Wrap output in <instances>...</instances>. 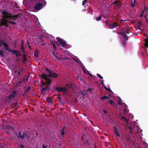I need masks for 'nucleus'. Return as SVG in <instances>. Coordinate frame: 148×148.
Wrapping results in <instances>:
<instances>
[{"label":"nucleus","mask_w":148,"mask_h":148,"mask_svg":"<svg viewBox=\"0 0 148 148\" xmlns=\"http://www.w3.org/2000/svg\"><path fill=\"white\" fill-rule=\"evenodd\" d=\"M2 12L3 14L4 17L8 19H2L1 21H0V30L5 29L6 28V27H10L8 24V23L14 25H17L16 22L13 21H11V18H9L8 17L11 16V15L10 14L8 13L6 10H2Z\"/></svg>","instance_id":"nucleus-1"},{"label":"nucleus","mask_w":148,"mask_h":148,"mask_svg":"<svg viewBox=\"0 0 148 148\" xmlns=\"http://www.w3.org/2000/svg\"><path fill=\"white\" fill-rule=\"evenodd\" d=\"M45 69L49 74H46L44 73H43L44 75V77L49 80L48 82L49 83H51L52 82V80L50 79V77L56 78L59 76V75L58 73L52 71L51 69H49L48 68H45Z\"/></svg>","instance_id":"nucleus-2"},{"label":"nucleus","mask_w":148,"mask_h":148,"mask_svg":"<svg viewBox=\"0 0 148 148\" xmlns=\"http://www.w3.org/2000/svg\"><path fill=\"white\" fill-rule=\"evenodd\" d=\"M15 133L18 139L21 138L22 140H23L25 138H26L27 139L29 138L27 131H23L22 134L21 132V131L19 132L18 134L16 132H15Z\"/></svg>","instance_id":"nucleus-3"},{"label":"nucleus","mask_w":148,"mask_h":148,"mask_svg":"<svg viewBox=\"0 0 148 148\" xmlns=\"http://www.w3.org/2000/svg\"><path fill=\"white\" fill-rule=\"evenodd\" d=\"M42 2H38L35 5L34 8L35 11L40 10L44 5L46 4V2L45 0L41 1Z\"/></svg>","instance_id":"nucleus-4"},{"label":"nucleus","mask_w":148,"mask_h":148,"mask_svg":"<svg viewBox=\"0 0 148 148\" xmlns=\"http://www.w3.org/2000/svg\"><path fill=\"white\" fill-rule=\"evenodd\" d=\"M44 75L43 73L40 75L41 78L45 79L46 80V82H42V84L40 86V87H42L44 85H49L51 83H49L48 82L49 80H47L45 78H44Z\"/></svg>","instance_id":"nucleus-5"},{"label":"nucleus","mask_w":148,"mask_h":148,"mask_svg":"<svg viewBox=\"0 0 148 148\" xmlns=\"http://www.w3.org/2000/svg\"><path fill=\"white\" fill-rule=\"evenodd\" d=\"M16 96V91H14L10 95L7 97V101H10L12 99L15 97Z\"/></svg>","instance_id":"nucleus-6"},{"label":"nucleus","mask_w":148,"mask_h":148,"mask_svg":"<svg viewBox=\"0 0 148 148\" xmlns=\"http://www.w3.org/2000/svg\"><path fill=\"white\" fill-rule=\"evenodd\" d=\"M3 45H4V47H5V49L6 50L9 52H12L13 54H14V53L17 52L16 50H14L12 51L11 49H10L8 47V45L7 43H4V44H3Z\"/></svg>","instance_id":"nucleus-7"},{"label":"nucleus","mask_w":148,"mask_h":148,"mask_svg":"<svg viewBox=\"0 0 148 148\" xmlns=\"http://www.w3.org/2000/svg\"><path fill=\"white\" fill-rule=\"evenodd\" d=\"M6 127L8 130L6 132V133L9 134H11V133L13 131V128L12 127L8 125L6 126Z\"/></svg>","instance_id":"nucleus-8"},{"label":"nucleus","mask_w":148,"mask_h":148,"mask_svg":"<svg viewBox=\"0 0 148 148\" xmlns=\"http://www.w3.org/2000/svg\"><path fill=\"white\" fill-rule=\"evenodd\" d=\"M20 14H18L17 15H11V16H9V18H11V21H12V20H16L18 18V17H21Z\"/></svg>","instance_id":"nucleus-9"},{"label":"nucleus","mask_w":148,"mask_h":148,"mask_svg":"<svg viewBox=\"0 0 148 148\" xmlns=\"http://www.w3.org/2000/svg\"><path fill=\"white\" fill-rule=\"evenodd\" d=\"M58 42L62 45L63 47H64L66 45V42L64 40L60 38L58 40Z\"/></svg>","instance_id":"nucleus-10"},{"label":"nucleus","mask_w":148,"mask_h":148,"mask_svg":"<svg viewBox=\"0 0 148 148\" xmlns=\"http://www.w3.org/2000/svg\"><path fill=\"white\" fill-rule=\"evenodd\" d=\"M112 4H116V6L118 8H121L122 5V3L119 1L117 0H115L113 3Z\"/></svg>","instance_id":"nucleus-11"},{"label":"nucleus","mask_w":148,"mask_h":148,"mask_svg":"<svg viewBox=\"0 0 148 148\" xmlns=\"http://www.w3.org/2000/svg\"><path fill=\"white\" fill-rule=\"evenodd\" d=\"M23 71V69L22 68H21L20 70L18 71H14V73H18V74H16V76L18 78L19 76H20L21 73Z\"/></svg>","instance_id":"nucleus-12"},{"label":"nucleus","mask_w":148,"mask_h":148,"mask_svg":"<svg viewBox=\"0 0 148 148\" xmlns=\"http://www.w3.org/2000/svg\"><path fill=\"white\" fill-rule=\"evenodd\" d=\"M130 30L128 29L127 27H125L123 30V32L121 33H123L124 34H130V32L129 31Z\"/></svg>","instance_id":"nucleus-13"},{"label":"nucleus","mask_w":148,"mask_h":148,"mask_svg":"<svg viewBox=\"0 0 148 148\" xmlns=\"http://www.w3.org/2000/svg\"><path fill=\"white\" fill-rule=\"evenodd\" d=\"M117 26V24L116 22H112L111 25L109 28L111 29H113L114 28L116 27Z\"/></svg>","instance_id":"nucleus-14"},{"label":"nucleus","mask_w":148,"mask_h":148,"mask_svg":"<svg viewBox=\"0 0 148 148\" xmlns=\"http://www.w3.org/2000/svg\"><path fill=\"white\" fill-rule=\"evenodd\" d=\"M65 126H64L62 130H60V132H61V134L62 137H64V135L65 134Z\"/></svg>","instance_id":"nucleus-15"},{"label":"nucleus","mask_w":148,"mask_h":148,"mask_svg":"<svg viewBox=\"0 0 148 148\" xmlns=\"http://www.w3.org/2000/svg\"><path fill=\"white\" fill-rule=\"evenodd\" d=\"M72 85L73 84H66L65 85V86L68 90L69 89H73V88L72 86Z\"/></svg>","instance_id":"nucleus-16"},{"label":"nucleus","mask_w":148,"mask_h":148,"mask_svg":"<svg viewBox=\"0 0 148 148\" xmlns=\"http://www.w3.org/2000/svg\"><path fill=\"white\" fill-rule=\"evenodd\" d=\"M39 51L38 49L35 50V51L34 52V55L35 57H37L38 56V54Z\"/></svg>","instance_id":"nucleus-17"},{"label":"nucleus","mask_w":148,"mask_h":148,"mask_svg":"<svg viewBox=\"0 0 148 148\" xmlns=\"http://www.w3.org/2000/svg\"><path fill=\"white\" fill-rule=\"evenodd\" d=\"M120 34L123 37L126 41H127L128 40V37L126 35L124 34L123 33H120Z\"/></svg>","instance_id":"nucleus-18"},{"label":"nucleus","mask_w":148,"mask_h":148,"mask_svg":"<svg viewBox=\"0 0 148 148\" xmlns=\"http://www.w3.org/2000/svg\"><path fill=\"white\" fill-rule=\"evenodd\" d=\"M55 90L58 92H62V87H56L55 88Z\"/></svg>","instance_id":"nucleus-19"},{"label":"nucleus","mask_w":148,"mask_h":148,"mask_svg":"<svg viewBox=\"0 0 148 148\" xmlns=\"http://www.w3.org/2000/svg\"><path fill=\"white\" fill-rule=\"evenodd\" d=\"M112 22L109 20H106L105 22V23L106 24V25H108L109 26V27H110V26L111 25Z\"/></svg>","instance_id":"nucleus-20"},{"label":"nucleus","mask_w":148,"mask_h":148,"mask_svg":"<svg viewBox=\"0 0 148 148\" xmlns=\"http://www.w3.org/2000/svg\"><path fill=\"white\" fill-rule=\"evenodd\" d=\"M145 42L144 44V46L147 48H148V38L145 39Z\"/></svg>","instance_id":"nucleus-21"},{"label":"nucleus","mask_w":148,"mask_h":148,"mask_svg":"<svg viewBox=\"0 0 148 148\" xmlns=\"http://www.w3.org/2000/svg\"><path fill=\"white\" fill-rule=\"evenodd\" d=\"M114 132L116 134V135L118 136H120V135L118 131L117 130V128H115L114 130Z\"/></svg>","instance_id":"nucleus-22"},{"label":"nucleus","mask_w":148,"mask_h":148,"mask_svg":"<svg viewBox=\"0 0 148 148\" xmlns=\"http://www.w3.org/2000/svg\"><path fill=\"white\" fill-rule=\"evenodd\" d=\"M21 49L22 51H24L25 48L23 46V40H22L21 41Z\"/></svg>","instance_id":"nucleus-23"},{"label":"nucleus","mask_w":148,"mask_h":148,"mask_svg":"<svg viewBox=\"0 0 148 148\" xmlns=\"http://www.w3.org/2000/svg\"><path fill=\"white\" fill-rule=\"evenodd\" d=\"M47 87L43 88L42 89V90H44V91L47 90V91H49L50 90V86H49V85H47Z\"/></svg>","instance_id":"nucleus-24"},{"label":"nucleus","mask_w":148,"mask_h":148,"mask_svg":"<svg viewBox=\"0 0 148 148\" xmlns=\"http://www.w3.org/2000/svg\"><path fill=\"white\" fill-rule=\"evenodd\" d=\"M110 97L109 96H104L101 97L100 98V99L101 100H103L104 99H110Z\"/></svg>","instance_id":"nucleus-25"},{"label":"nucleus","mask_w":148,"mask_h":148,"mask_svg":"<svg viewBox=\"0 0 148 148\" xmlns=\"http://www.w3.org/2000/svg\"><path fill=\"white\" fill-rule=\"evenodd\" d=\"M27 60V59L26 58V55L25 54H24L23 55V57L22 62L23 63H24Z\"/></svg>","instance_id":"nucleus-26"},{"label":"nucleus","mask_w":148,"mask_h":148,"mask_svg":"<svg viewBox=\"0 0 148 148\" xmlns=\"http://www.w3.org/2000/svg\"><path fill=\"white\" fill-rule=\"evenodd\" d=\"M46 101H47L48 103H52V100L51 99L50 97H48L46 99Z\"/></svg>","instance_id":"nucleus-27"},{"label":"nucleus","mask_w":148,"mask_h":148,"mask_svg":"<svg viewBox=\"0 0 148 148\" xmlns=\"http://www.w3.org/2000/svg\"><path fill=\"white\" fill-rule=\"evenodd\" d=\"M31 89V87L30 86H29L28 87L26 90H25V92L27 93V94L30 91Z\"/></svg>","instance_id":"nucleus-28"},{"label":"nucleus","mask_w":148,"mask_h":148,"mask_svg":"<svg viewBox=\"0 0 148 148\" xmlns=\"http://www.w3.org/2000/svg\"><path fill=\"white\" fill-rule=\"evenodd\" d=\"M108 101L111 105L113 106H114L115 103L113 100L110 99L108 100Z\"/></svg>","instance_id":"nucleus-29"},{"label":"nucleus","mask_w":148,"mask_h":148,"mask_svg":"<svg viewBox=\"0 0 148 148\" xmlns=\"http://www.w3.org/2000/svg\"><path fill=\"white\" fill-rule=\"evenodd\" d=\"M120 119L121 121H124L127 122V123L128 122L127 119L123 116H121V117L120 118Z\"/></svg>","instance_id":"nucleus-30"},{"label":"nucleus","mask_w":148,"mask_h":148,"mask_svg":"<svg viewBox=\"0 0 148 148\" xmlns=\"http://www.w3.org/2000/svg\"><path fill=\"white\" fill-rule=\"evenodd\" d=\"M46 42H43V41H41L38 43V45L40 46V45L44 46L45 45Z\"/></svg>","instance_id":"nucleus-31"},{"label":"nucleus","mask_w":148,"mask_h":148,"mask_svg":"<svg viewBox=\"0 0 148 148\" xmlns=\"http://www.w3.org/2000/svg\"><path fill=\"white\" fill-rule=\"evenodd\" d=\"M68 90L65 87V86H64V88H62V92L64 93L65 92H67Z\"/></svg>","instance_id":"nucleus-32"},{"label":"nucleus","mask_w":148,"mask_h":148,"mask_svg":"<svg viewBox=\"0 0 148 148\" xmlns=\"http://www.w3.org/2000/svg\"><path fill=\"white\" fill-rule=\"evenodd\" d=\"M104 87L105 89H106V90L110 92H112V90L109 88L106 87V86H104Z\"/></svg>","instance_id":"nucleus-33"},{"label":"nucleus","mask_w":148,"mask_h":148,"mask_svg":"<svg viewBox=\"0 0 148 148\" xmlns=\"http://www.w3.org/2000/svg\"><path fill=\"white\" fill-rule=\"evenodd\" d=\"M40 92H41V94L42 95H45L46 94L45 91H44V90H42V89L41 90Z\"/></svg>","instance_id":"nucleus-34"},{"label":"nucleus","mask_w":148,"mask_h":148,"mask_svg":"<svg viewBox=\"0 0 148 148\" xmlns=\"http://www.w3.org/2000/svg\"><path fill=\"white\" fill-rule=\"evenodd\" d=\"M16 51L17 52H16V53H14V54H15L16 56V57H17L18 56H22V55L21 54L18 53L19 52V51H17L16 50Z\"/></svg>","instance_id":"nucleus-35"},{"label":"nucleus","mask_w":148,"mask_h":148,"mask_svg":"<svg viewBox=\"0 0 148 148\" xmlns=\"http://www.w3.org/2000/svg\"><path fill=\"white\" fill-rule=\"evenodd\" d=\"M102 18V16L100 15L98 17L96 18V21H100L101 20Z\"/></svg>","instance_id":"nucleus-36"},{"label":"nucleus","mask_w":148,"mask_h":148,"mask_svg":"<svg viewBox=\"0 0 148 148\" xmlns=\"http://www.w3.org/2000/svg\"><path fill=\"white\" fill-rule=\"evenodd\" d=\"M88 0H84L82 2V5H84L86 3L88 2Z\"/></svg>","instance_id":"nucleus-37"},{"label":"nucleus","mask_w":148,"mask_h":148,"mask_svg":"<svg viewBox=\"0 0 148 148\" xmlns=\"http://www.w3.org/2000/svg\"><path fill=\"white\" fill-rule=\"evenodd\" d=\"M52 45L54 49L55 50H56V45L53 42L52 43Z\"/></svg>","instance_id":"nucleus-38"},{"label":"nucleus","mask_w":148,"mask_h":148,"mask_svg":"<svg viewBox=\"0 0 148 148\" xmlns=\"http://www.w3.org/2000/svg\"><path fill=\"white\" fill-rule=\"evenodd\" d=\"M0 55H1L2 57H4V54L0 50Z\"/></svg>","instance_id":"nucleus-39"},{"label":"nucleus","mask_w":148,"mask_h":148,"mask_svg":"<svg viewBox=\"0 0 148 148\" xmlns=\"http://www.w3.org/2000/svg\"><path fill=\"white\" fill-rule=\"evenodd\" d=\"M129 129L130 130V132H132V131L133 130V128L132 127H129Z\"/></svg>","instance_id":"nucleus-40"},{"label":"nucleus","mask_w":148,"mask_h":148,"mask_svg":"<svg viewBox=\"0 0 148 148\" xmlns=\"http://www.w3.org/2000/svg\"><path fill=\"white\" fill-rule=\"evenodd\" d=\"M135 4H134V3H133V2L132 1L131 3V6L132 8H134V5H135Z\"/></svg>","instance_id":"nucleus-41"},{"label":"nucleus","mask_w":148,"mask_h":148,"mask_svg":"<svg viewBox=\"0 0 148 148\" xmlns=\"http://www.w3.org/2000/svg\"><path fill=\"white\" fill-rule=\"evenodd\" d=\"M97 77L100 78H101V79H103V77H102V76H101V75H100L99 74H97Z\"/></svg>","instance_id":"nucleus-42"},{"label":"nucleus","mask_w":148,"mask_h":148,"mask_svg":"<svg viewBox=\"0 0 148 148\" xmlns=\"http://www.w3.org/2000/svg\"><path fill=\"white\" fill-rule=\"evenodd\" d=\"M79 93L80 94L83 95V97H84L85 95L84 93V92H82V91H81L80 92H79Z\"/></svg>","instance_id":"nucleus-43"},{"label":"nucleus","mask_w":148,"mask_h":148,"mask_svg":"<svg viewBox=\"0 0 148 148\" xmlns=\"http://www.w3.org/2000/svg\"><path fill=\"white\" fill-rule=\"evenodd\" d=\"M138 25L141 26L142 25V24L141 21H138Z\"/></svg>","instance_id":"nucleus-44"},{"label":"nucleus","mask_w":148,"mask_h":148,"mask_svg":"<svg viewBox=\"0 0 148 148\" xmlns=\"http://www.w3.org/2000/svg\"><path fill=\"white\" fill-rule=\"evenodd\" d=\"M57 98L58 99V100L59 101L61 100H62V98L61 97H60V95H58V96L57 97Z\"/></svg>","instance_id":"nucleus-45"},{"label":"nucleus","mask_w":148,"mask_h":148,"mask_svg":"<svg viewBox=\"0 0 148 148\" xmlns=\"http://www.w3.org/2000/svg\"><path fill=\"white\" fill-rule=\"evenodd\" d=\"M92 88H88V89L86 90V91H87V92L89 91V92H90L92 91Z\"/></svg>","instance_id":"nucleus-46"},{"label":"nucleus","mask_w":148,"mask_h":148,"mask_svg":"<svg viewBox=\"0 0 148 148\" xmlns=\"http://www.w3.org/2000/svg\"><path fill=\"white\" fill-rule=\"evenodd\" d=\"M52 54L55 58H57V56H56L55 53L54 52H52Z\"/></svg>","instance_id":"nucleus-47"},{"label":"nucleus","mask_w":148,"mask_h":148,"mask_svg":"<svg viewBox=\"0 0 148 148\" xmlns=\"http://www.w3.org/2000/svg\"><path fill=\"white\" fill-rule=\"evenodd\" d=\"M68 59V58L67 57H65L62 58V60H67Z\"/></svg>","instance_id":"nucleus-48"},{"label":"nucleus","mask_w":148,"mask_h":148,"mask_svg":"<svg viewBox=\"0 0 148 148\" xmlns=\"http://www.w3.org/2000/svg\"><path fill=\"white\" fill-rule=\"evenodd\" d=\"M27 93H26L25 92H24V93L23 94V95L24 97H25V96L27 95Z\"/></svg>","instance_id":"nucleus-49"},{"label":"nucleus","mask_w":148,"mask_h":148,"mask_svg":"<svg viewBox=\"0 0 148 148\" xmlns=\"http://www.w3.org/2000/svg\"><path fill=\"white\" fill-rule=\"evenodd\" d=\"M1 44L3 45V44H4L5 43V40H2L1 42Z\"/></svg>","instance_id":"nucleus-50"},{"label":"nucleus","mask_w":148,"mask_h":148,"mask_svg":"<svg viewBox=\"0 0 148 148\" xmlns=\"http://www.w3.org/2000/svg\"><path fill=\"white\" fill-rule=\"evenodd\" d=\"M14 104V105L16 107L18 105V103H17L16 102Z\"/></svg>","instance_id":"nucleus-51"},{"label":"nucleus","mask_w":148,"mask_h":148,"mask_svg":"<svg viewBox=\"0 0 148 148\" xmlns=\"http://www.w3.org/2000/svg\"><path fill=\"white\" fill-rule=\"evenodd\" d=\"M42 148H47L46 146L44 144L42 145Z\"/></svg>","instance_id":"nucleus-52"},{"label":"nucleus","mask_w":148,"mask_h":148,"mask_svg":"<svg viewBox=\"0 0 148 148\" xmlns=\"http://www.w3.org/2000/svg\"><path fill=\"white\" fill-rule=\"evenodd\" d=\"M126 20H123V19H121L120 20V22L121 23H122V22H124V21H125Z\"/></svg>","instance_id":"nucleus-53"},{"label":"nucleus","mask_w":148,"mask_h":148,"mask_svg":"<svg viewBox=\"0 0 148 148\" xmlns=\"http://www.w3.org/2000/svg\"><path fill=\"white\" fill-rule=\"evenodd\" d=\"M126 41H123L122 42L123 44V45H125L126 44Z\"/></svg>","instance_id":"nucleus-54"},{"label":"nucleus","mask_w":148,"mask_h":148,"mask_svg":"<svg viewBox=\"0 0 148 148\" xmlns=\"http://www.w3.org/2000/svg\"><path fill=\"white\" fill-rule=\"evenodd\" d=\"M60 103H61V104L62 105H63V102H62V100H61L60 101Z\"/></svg>","instance_id":"nucleus-55"},{"label":"nucleus","mask_w":148,"mask_h":148,"mask_svg":"<svg viewBox=\"0 0 148 148\" xmlns=\"http://www.w3.org/2000/svg\"><path fill=\"white\" fill-rule=\"evenodd\" d=\"M58 60H62V58H58L57 57V58Z\"/></svg>","instance_id":"nucleus-56"},{"label":"nucleus","mask_w":148,"mask_h":148,"mask_svg":"<svg viewBox=\"0 0 148 148\" xmlns=\"http://www.w3.org/2000/svg\"><path fill=\"white\" fill-rule=\"evenodd\" d=\"M23 82V81H21L19 82H18V84H21Z\"/></svg>","instance_id":"nucleus-57"},{"label":"nucleus","mask_w":148,"mask_h":148,"mask_svg":"<svg viewBox=\"0 0 148 148\" xmlns=\"http://www.w3.org/2000/svg\"><path fill=\"white\" fill-rule=\"evenodd\" d=\"M141 26H140V25H138L137 27V28H138L139 29H140V30H141V29H140V27Z\"/></svg>","instance_id":"nucleus-58"},{"label":"nucleus","mask_w":148,"mask_h":148,"mask_svg":"<svg viewBox=\"0 0 148 148\" xmlns=\"http://www.w3.org/2000/svg\"><path fill=\"white\" fill-rule=\"evenodd\" d=\"M101 84H102V85H103V86H104V83H103V80H102L101 81Z\"/></svg>","instance_id":"nucleus-59"},{"label":"nucleus","mask_w":148,"mask_h":148,"mask_svg":"<svg viewBox=\"0 0 148 148\" xmlns=\"http://www.w3.org/2000/svg\"><path fill=\"white\" fill-rule=\"evenodd\" d=\"M20 148H24L23 146L22 145H21Z\"/></svg>","instance_id":"nucleus-60"},{"label":"nucleus","mask_w":148,"mask_h":148,"mask_svg":"<svg viewBox=\"0 0 148 148\" xmlns=\"http://www.w3.org/2000/svg\"><path fill=\"white\" fill-rule=\"evenodd\" d=\"M84 136H85V135H83V136H82V139H82V141H83V140H84V138H83V137Z\"/></svg>","instance_id":"nucleus-61"},{"label":"nucleus","mask_w":148,"mask_h":148,"mask_svg":"<svg viewBox=\"0 0 148 148\" xmlns=\"http://www.w3.org/2000/svg\"><path fill=\"white\" fill-rule=\"evenodd\" d=\"M28 47L30 49H32L31 47L29 45H28Z\"/></svg>","instance_id":"nucleus-62"},{"label":"nucleus","mask_w":148,"mask_h":148,"mask_svg":"<svg viewBox=\"0 0 148 148\" xmlns=\"http://www.w3.org/2000/svg\"><path fill=\"white\" fill-rule=\"evenodd\" d=\"M103 112L105 113H107V111L106 110H104L103 111Z\"/></svg>","instance_id":"nucleus-63"},{"label":"nucleus","mask_w":148,"mask_h":148,"mask_svg":"<svg viewBox=\"0 0 148 148\" xmlns=\"http://www.w3.org/2000/svg\"><path fill=\"white\" fill-rule=\"evenodd\" d=\"M89 74L90 75V76H91V77H92V74H90V73H89Z\"/></svg>","instance_id":"nucleus-64"}]
</instances>
